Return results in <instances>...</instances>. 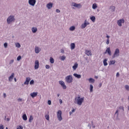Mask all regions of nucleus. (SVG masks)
Here are the masks:
<instances>
[{"mask_svg": "<svg viewBox=\"0 0 129 129\" xmlns=\"http://www.w3.org/2000/svg\"><path fill=\"white\" fill-rule=\"evenodd\" d=\"M84 100V97L80 98V96L75 98V101L77 102L79 105H81Z\"/></svg>", "mask_w": 129, "mask_h": 129, "instance_id": "f257e3e1", "label": "nucleus"}, {"mask_svg": "<svg viewBox=\"0 0 129 129\" xmlns=\"http://www.w3.org/2000/svg\"><path fill=\"white\" fill-rule=\"evenodd\" d=\"M65 80L67 83L70 84L73 82V79L72 75H69L66 77Z\"/></svg>", "mask_w": 129, "mask_h": 129, "instance_id": "f03ea898", "label": "nucleus"}, {"mask_svg": "<svg viewBox=\"0 0 129 129\" xmlns=\"http://www.w3.org/2000/svg\"><path fill=\"white\" fill-rule=\"evenodd\" d=\"M62 111L60 110H58L57 112V117L58 118V120L60 121L62 120Z\"/></svg>", "mask_w": 129, "mask_h": 129, "instance_id": "7ed1b4c3", "label": "nucleus"}, {"mask_svg": "<svg viewBox=\"0 0 129 129\" xmlns=\"http://www.w3.org/2000/svg\"><path fill=\"white\" fill-rule=\"evenodd\" d=\"M13 21H15V17L13 16H10L7 19V22L9 24H10L11 23L13 22Z\"/></svg>", "mask_w": 129, "mask_h": 129, "instance_id": "20e7f679", "label": "nucleus"}, {"mask_svg": "<svg viewBox=\"0 0 129 129\" xmlns=\"http://www.w3.org/2000/svg\"><path fill=\"white\" fill-rule=\"evenodd\" d=\"M119 56V50L118 48H116L115 50L114 53L112 57L114 58L116 57H118Z\"/></svg>", "mask_w": 129, "mask_h": 129, "instance_id": "39448f33", "label": "nucleus"}, {"mask_svg": "<svg viewBox=\"0 0 129 129\" xmlns=\"http://www.w3.org/2000/svg\"><path fill=\"white\" fill-rule=\"evenodd\" d=\"M59 84L61 86L63 90L66 89L67 86L65 85L64 82L63 81H59Z\"/></svg>", "mask_w": 129, "mask_h": 129, "instance_id": "423d86ee", "label": "nucleus"}, {"mask_svg": "<svg viewBox=\"0 0 129 129\" xmlns=\"http://www.w3.org/2000/svg\"><path fill=\"white\" fill-rule=\"evenodd\" d=\"M36 3V0H29L28 2L29 4L32 7H34L35 6Z\"/></svg>", "mask_w": 129, "mask_h": 129, "instance_id": "0eeeda50", "label": "nucleus"}, {"mask_svg": "<svg viewBox=\"0 0 129 129\" xmlns=\"http://www.w3.org/2000/svg\"><path fill=\"white\" fill-rule=\"evenodd\" d=\"M124 19H120L117 21V24L119 27L122 26V24H124Z\"/></svg>", "mask_w": 129, "mask_h": 129, "instance_id": "6e6552de", "label": "nucleus"}, {"mask_svg": "<svg viewBox=\"0 0 129 129\" xmlns=\"http://www.w3.org/2000/svg\"><path fill=\"white\" fill-rule=\"evenodd\" d=\"M88 25H89V23L88 22H87V20H85V23L82 25V28H85Z\"/></svg>", "mask_w": 129, "mask_h": 129, "instance_id": "1a4fd4ad", "label": "nucleus"}, {"mask_svg": "<svg viewBox=\"0 0 129 129\" xmlns=\"http://www.w3.org/2000/svg\"><path fill=\"white\" fill-rule=\"evenodd\" d=\"M39 61L38 60H36L35 62V66H34V68L35 70H37L39 68Z\"/></svg>", "mask_w": 129, "mask_h": 129, "instance_id": "9d476101", "label": "nucleus"}, {"mask_svg": "<svg viewBox=\"0 0 129 129\" xmlns=\"http://www.w3.org/2000/svg\"><path fill=\"white\" fill-rule=\"evenodd\" d=\"M53 6V4L51 3H49L48 4H47L46 5V8L50 10L52 8Z\"/></svg>", "mask_w": 129, "mask_h": 129, "instance_id": "9b49d317", "label": "nucleus"}, {"mask_svg": "<svg viewBox=\"0 0 129 129\" xmlns=\"http://www.w3.org/2000/svg\"><path fill=\"white\" fill-rule=\"evenodd\" d=\"M14 77H15V73H12V75L10 76L9 78V81L10 82L13 81V80L14 79Z\"/></svg>", "mask_w": 129, "mask_h": 129, "instance_id": "f8f14e48", "label": "nucleus"}, {"mask_svg": "<svg viewBox=\"0 0 129 129\" xmlns=\"http://www.w3.org/2000/svg\"><path fill=\"white\" fill-rule=\"evenodd\" d=\"M85 53H86V54L88 56L92 55V52H91V50L87 49L85 50Z\"/></svg>", "mask_w": 129, "mask_h": 129, "instance_id": "ddd939ff", "label": "nucleus"}, {"mask_svg": "<svg viewBox=\"0 0 129 129\" xmlns=\"http://www.w3.org/2000/svg\"><path fill=\"white\" fill-rule=\"evenodd\" d=\"M31 79L29 77L26 78V81L24 82V85H28L29 84V82L30 81Z\"/></svg>", "mask_w": 129, "mask_h": 129, "instance_id": "4468645a", "label": "nucleus"}, {"mask_svg": "<svg viewBox=\"0 0 129 129\" xmlns=\"http://www.w3.org/2000/svg\"><path fill=\"white\" fill-rule=\"evenodd\" d=\"M73 5L74 7L77 8H81L82 6L80 4H77L76 3H73Z\"/></svg>", "mask_w": 129, "mask_h": 129, "instance_id": "2eb2a0df", "label": "nucleus"}, {"mask_svg": "<svg viewBox=\"0 0 129 129\" xmlns=\"http://www.w3.org/2000/svg\"><path fill=\"white\" fill-rule=\"evenodd\" d=\"M37 94H38L37 92H33V93H31L30 94V96H31L32 98H33L35 97L36 96H37Z\"/></svg>", "mask_w": 129, "mask_h": 129, "instance_id": "dca6fc26", "label": "nucleus"}, {"mask_svg": "<svg viewBox=\"0 0 129 129\" xmlns=\"http://www.w3.org/2000/svg\"><path fill=\"white\" fill-rule=\"evenodd\" d=\"M78 67V63L76 62L74 63V65L73 66V69L74 71H76V69H77Z\"/></svg>", "mask_w": 129, "mask_h": 129, "instance_id": "f3484780", "label": "nucleus"}, {"mask_svg": "<svg viewBox=\"0 0 129 129\" xmlns=\"http://www.w3.org/2000/svg\"><path fill=\"white\" fill-rule=\"evenodd\" d=\"M40 50H41V49L40 48H39L37 46L35 47V51L36 53H39Z\"/></svg>", "mask_w": 129, "mask_h": 129, "instance_id": "a211bd4d", "label": "nucleus"}, {"mask_svg": "<svg viewBox=\"0 0 129 129\" xmlns=\"http://www.w3.org/2000/svg\"><path fill=\"white\" fill-rule=\"evenodd\" d=\"M106 52L108 53L109 55H111V51L110 50V47L107 48V49L106 50Z\"/></svg>", "mask_w": 129, "mask_h": 129, "instance_id": "6ab92c4d", "label": "nucleus"}, {"mask_svg": "<svg viewBox=\"0 0 129 129\" xmlns=\"http://www.w3.org/2000/svg\"><path fill=\"white\" fill-rule=\"evenodd\" d=\"M74 76L77 78V79H80L81 78V75H78L76 73L74 74Z\"/></svg>", "mask_w": 129, "mask_h": 129, "instance_id": "aec40b11", "label": "nucleus"}, {"mask_svg": "<svg viewBox=\"0 0 129 129\" xmlns=\"http://www.w3.org/2000/svg\"><path fill=\"white\" fill-rule=\"evenodd\" d=\"M75 46H76V45H75V44L74 43H71V50L74 49L75 48Z\"/></svg>", "mask_w": 129, "mask_h": 129, "instance_id": "412c9836", "label": "nucleus"}, {"mask_svg": "<svg viewBox=\"0 0 129 129\" xmlns=\"http://www.w3.org/2000/svg\"><path fill=\"white\" fill-rule=\"evenodd\" d=\"M22 118L24 120L26 121L27 120V117L26 114H24L22 116Z\"/></svg>", "mask_w": 129, "mask_h": 129, "instance_id": "4be33fe9", "label": "nucleus"}, {"mask_svg": "<svg viewBox=\"0 0 129 129\" xmlns=\"http://www.w3.org/2000/svg\"><path fill=\"white\" fill-rule=\"evenodd\" d=\"M90 20L93 22L94 23L95 22V20L96 18L95 17V16H92L90 17Z\"/></svg>", "mask_w": 129, "mask_h": 129, "instance_id": "5701e85b", "label": "nucleus"}, {"mask_svg": "<svg viewBox=\"0 0 129 129\" xmlns=\"http://www.w3.org/2000/svg\"><path fill=\"white\" fill-rule=\"evenodd\" d=\"M107 59H104L103 60V64L104 66H107L108 65V63L107 62Z\"/></svg>", "mask_w": 129, "mask_h": 129, "instance_id": "b1692460", "label": "nucleus"}, {"mask_svg": "<svg viewBox=\"0 0 129 129\" xmlns=\"http://www.w3.org/2000/svg\"><path fill=\"white\" fill-rule=\"evenodd\" d=\"M45 117L47 120H49V112H48V114L45 115Z\"/></svg>", "mask_w": 129, "mask_h": 129, "instance_id": "393cba45", "label": "nucleus"}, {"mask_svg": "<svg viewBox=\"0 0 129 129\" xmlns=\"http://www.w3.org/2000/svg\"><path fill=\"white\" fill-rule=\"evenodd\" d=\"M97 4L94 3L92 6L93 9L95 10L97 9Z\"/></svg>", "mask_w": 129, "mask_h": 129, "instance_id": "a878e982", "label": "nucleus"}, {"mask_svg": "<svg viewBox=\"0 0 129 129\" xmlns=\"http://www.w3.org/2000/svg\"><path fill=\"white\" fill-rule=\"evenodd\" d=\"M89 81L91 83H94L95 82V80L91 78L89 79Z\"/></svg>", "mask_w": 129, "mask_h": 129, "instance_id": "bb28decb", "label": "nucleus"}, {"mask_svg": "<svg viewBox=\"0 0 129 129\" xmlns=\"http://www.w3.org/2000/svg\"><path fill=\"white\" fill-rule=\"evenodd\" d=\"M32 32H33V33H36V32H37V28H34V27H33V28H32Z\"/></svg>", "mask_w": 129, "mask_h": 129, "instance_id": "cd10ccee", "label": "nucleus"}, {"mask_svg": "<svg viewBox=\"0 0 129 129\" xmlns=\"http://www.w3.org/2000/svg\"><path fill=\"white\" fill-rule=\"evenodd\" d=\"M33 120V117L32 115L30 116V118H29V122H31Z\"/></svg>", "mask_w": 129, "mask_h": 129, "instance_id": "c85d7f7f", "label": "nucleus"}, {"mask_svg": "<svg viewBox=\"0 0 129 129\" xmlns=\"http://www.w3.org/2000/svg\"><path fill=\"white\" fill-rule=\"evenodd\" d=\"M115 63V60H112L110 61L109 64L110 65L114 64Z\"/></svg>", "mask_w": 129, "mask_h": 129, "instance_id": "c756f323", "label": "nucleus"}, {"mask_svg": "<svg viewBox=\"0 0 129 129\" xmlns=\"http://www.w3.org/2000/svg\"><path fill=\"white\" fill-rule=\"evenodd\" d=\"M75 29V26H71V27L70 28V30L71 31H74Z\"/></svg>", "mask_w": 129, "mask_h": 129, "instance_id": "7c9ffc66", "label": "nucleus"}, {"mask_svg": "<svg viewBox=\"0 0 129 129\" xmlns=\"http://www.w3.org/2000/svg\"><path fill=\"white\" fill-rule=\"evenodd\" d=\"M15 45H16V47H17V48L21 47V45L20 44V43H16Z\"/></svg>", "mask_w": 129, "mask_h": 129, "instance_id": "2f4dec72", "label": "nucleus"}, {"mask_svg": "<svg viewBox=\"0 0 129 129\" xmlns=\"http://www.w3.org/2000/svg\"><path fill=\"white\" fill-rule=\"evenodd\" d=\"M54 62V59H53L52 57H51L50 58V62L51 63H53Z\"/></svg>", "mask_w": 129, "mask_h": 129, "instance_id": "473e14b6", "label": "nucleus"}, {"mask_svg": "<svg viewBox=\"0 0 129 129\" xmlns=\"http://www.w3.org/2000/svg\"><path fill=\"white\" fill-rule=\"evenodd\" d=\"M125 88L127 91H129V86L128 85H125Z\"/></svg>", "mask_w": 129, "mask_h": 129, "instance_id": "72a5a7b5", "label": "nucleus"}, {"mask_svg": "<svg viewBox=\"0 0 129 129\" xmlns=\"http://www.w3.org/2000/svg\"><path fill=\"white\" fill-rule=\"evenodd\" d=\"M93 86L92 85H90V92H93Z\"/></svg>", "mask_w": 129, "mask_h": 129, "instance_id": "f704fd0d", "label": "nucleus"}, {"mask_svg": "<svg viewBox=\"0 0 129 129\" xmlns=\"http://www.w3.org/2000/svg\"><path fill=\"white\" fill-rule=\"evenodd\" d=\"M110 9H112V12H114L115 11V7L114 6H111L110 7Z\"/></svg>", "mask_w": 129, "mask_h": 129, "instance_id": "c9c22d12", "label": "nucleus"}, {"mask_svg": "<svg viewBox=\"0 0 129 129\" xmlns=\"http://www.w3.org/2000/svg\"><path fill=\"white\" fill-rule=\"evenodd\" d=\"M4 47L5 48H7L8 47V43H4Z\"/></svg>", "mask_w": 129, "mask_h": 129, "instance_id": "e433bc0d", "label": "nucleus"}, {"mask_svg": "<svg viewBox=\"0 0 129 129\" xmlns=\"http://www.w3.org/2000/svg\"><path fill=\"white\" fill-rule=\"evenodd\" d=\"M21 58V56L20 55L18 56V57H17V60L20 61Z\"/></svg>", "mask_w": 129, "mask_h": 129, "instance_id": "4c0bfd02", "label": "nucleus"}, {"mask_svg": "<svg viewBox=\"0 0 129 129\" xmlns=\"http://www.w3.org/2000/svg\"><path fill=\"white\" fill-rule=\"evenodd\" d=\"M34 80H32L31 81H30V85H33V84H34Z\"/></svg>", "mask_w": 129, "mask_h": 129, "instance_id": "58836bf2", "label": "nucleus"}, {"mask_svg": "<svg viewBox=\"0 0 129 129\" xmlns=\"http://www.w3.org/2000/svg\"><path fill=\"white\" fill-rule=\"evenodd\" d=\"M61 59L62 60H64V59H66V57L64 55H63V56H62Z\"/></svg>", "mask_w": 129, "mask_h": 129, "instance_id": "ea45409f", "label": "nucleus"}, {"mask_svg": "<svg viewBox=\"0 0 129 129\" xmlns=\"http://www.w3.org/2000/svg\"><path fill=\"white\" fill-rule=\"evenodd\" d=\"M46 69H49L50 68L49 65L46 64L45 66Z\"/></svg>", "mask_w": 129, "mask_h": 129, "instance_id": "a19ab883", "label": "nucleus"}, {"mask_svg": "<svg viewBox=\"0 0 129 129\" xmlns=\"http://www.w3.org/2000/svg\"><path fill=\"white\" fill-rule=\"evenodd\" d=\"M74 112H75V109L73 108V109L72 110V112L71 111L70 112V114L71 115L72 113Z\"/></svg>", "mask_w": 129, "mask_h": 129, "instance_id": "79ce46f5", "label": "nucleus"}, {"mask_svg": "<svg viewBox=\"0 0 129 129\" xmlns=\"http://www.w3.org/2000/svg\"><path fill=\"white\" fill-rule=\"evenodd\" d=\"M109 44V39H107L106 41V44L108 45Z\"/></svg>", "mask_w": 129, "mask_h": 129, "instance_id": "37998d69", "label": "nucleus"}, {"mask_svg": "<svg viewBox=\"0 0 129 129\" xmlns=\"http://www.w3.org/2000/svg\"><path fill=\"white\" fill-rule=\"evenodd\" d=\"M51 104V100H48V104L49 105H50Z\"/></svg>", "mask_w": 129, "mask_h": 129, "instance_id": "c03bdc74", "label": "nucleus"}, {"mask_svg": "<svg viewBox=\"0 0 129 129\" xmlns=\"http://www.w3.org/2000/svg\"><path fill=\"white\" fill-rule=\"evenodd\" d=\"M17 129H23V126L22 125H20Z\"/></svg>", "mask_w": 129, "mask_h": 129, "instance_id": "a18cd8bd", "label": "nucleus"}, {"mask_svg": "<svg viewBox=\"0 0 129 129\" xmlns=\"http://www.w3.org/2000/svg\"><path fill=\"white\" fill-rule=\"evenodd\" d=\"M13 63H14V59H12L10 62V64H12Z\"/></svg>", "mask_w": 129, "mask_h": 129, "instance_id": "49530a36", "label": "nucleus"}, {"mask_svg": "<svg viewBox=\"0 0 129 129\" xmlns=\"http://www.w3.org/2000/svg\"><path fill=\"white\" fill-rule=\"evenodd\" d=\"M0 129H4V125H0Z\"/></svg>", "mask_w": 129, "mask_h": 129, "instance_id": "de8ad7c7", "label": "nucleus"}, {"mask_svg": "<svg viewBox=\"0 0 129 129\" xmlns=\"http://www.w3.org/2000/svg\"><path fill=\"white\" fill-rule=\"evenodd\" d=\"M56 12L57 13H59L60 12V10H58V9H56Z\"/></svg>", "mask_w": 129, "mask_h": 129, "instance_id": "09e8293b", "label": "nucleus"}, {"mask_svg": "<svg viewBox=\"0 0 129 129\" xmlns=\"http://www.w3.org/2000/svg\"><path fill=\"white\" fill-rule=\"evenodd\" d=\"M62 103V100L61 99H59V103H60V104H61Z\"/></svg>", "mask_w": 129, "mask_h": 129, "instance_id": "8fccbe9b", "label": "nucleus"}, {"mask_svg": "<svg viewBox=\"0 0 129 129\" xmlns=\"http://www.w3.org/2000/svg\"><path fill=\"white\" fill-rule=\"evenodd\" d=\"M119 109H122L124 111V108L123 106H120Z\"/></svg>", "mask_w": 129, "mask_h": 129, "instance_id": "3c124183", "label": "nucleus"}, {"mask_svg": "<svg viewBox=\"0 0 129 129\" xmlns=\"http://www.w3.org/2000/svg\"><path fill=\"white\" fill-rule=\"evenodd\" d=\"M4 98L7 97V94L6 93H4Z\"/></svg>", "mask_w": 129, "mask_h": 129, "instance_id": "603ef678", "label": "nucleus"}, {"mask_svg": "<svg viewBox=\"0 0 129 129\" xmlns=\"http://www.w3.org/2000/svg\"><path fill=\"white\" fill-rule=\"evenodd\" d=\"M119 73L118 72V73H117V74H116V77H119Z\"/></svg>", "mask_w": 129, "mask_h": 129, "instance_id": "864d4df0", "label": "nucleus"}, {"mask_svg": "<svg viewBox=\"0 0 129 129\" xmlns=\"http://www.w3.org/2000/svg\"><path fill=\"white\" fill-rule=\"evenodd\" d=\"M115 114H118V110H117L116 111Z\"/></svg>", "mask_w": 129, "mask_h": 129, "instance_id": "5fc2aeb1", "label": "nucleus"}, {"mask_svg": "<svg viewBox=\"0 0 129 129\" xmlns=\"http://www.w3.org/2000/svg\"><path fill=\"white\" fill-rule=\"evenodd\" d=\"M14 81L15 82H17V78H14Z\"/></svg>", "mask_w": 129, "mask_h": 129, "instance_id": "6e6d98bb", "label": "nucleus"}, {"mask_svg": "<svg viewBox=\"0 0 129 129\" xmlns=\"http://www.w3.org/2000/svg\"><path fill=\"white\" fill-rule=\"evenodd\" d=\"M18 101H22V99L19 98V99H18Z\"/></svg>", "mask_w": 129, "mask_h": 129, "instance_id": "4d7b16f0", "label": "nucleus"}, {"mask_svg": "<svg viewBox=\"0 0 129 129\" xmlns=\"http://www.w3.org/2000/svg\"><path fill=\"white\" fill-rule=\"evenodd\" d=\"M106 37L109 39V35H107V36H106Z\"/></svg>", "mask_w": 129, "mask_h": 129, "instance_id": "13d9d810", "label": "nucleus"}, {"mask_svg": "<svg viewBox=\"0 0 129 129\" xmlns=\"http://www.w3.org/2000/svg\"><path fill=\"white\" fill-rule=\"evenodd\" d=\"M102 86V84H100V87H101Z\"/></svg>", "mask_w": 129, "mask_h": 129, "instance_id": "bf43d9fd", "label": "nucleus"}, {"mask_svg": "<svg viewBox=\"0 0 129 129\" xmlns=\"http://www.w3.org/2000/svg\"><path fill=\"white\" fill-rule=\"evenodd\" d=\"M57 96H58V97L59 96V94H57Z\"/></svg>", "mask_w": 129, "mask_h": 129, "instance_id": "052dcab7", "label": "nucleus"}, {"mask_svg": "<svg viewBox=\"0 0 129 129\" xmlns=\"http://www.w3.org/2000/svg\"><path fill=\"white\" fill-rule=\"evenodd\" d=\"M128 100H129V96H128Z\"/></svg>", "mask_w": 129, "mask_h": 129, "instance_id": "680f3d73", "label": "nucleus"}, {"mask_svg": "<svg viewBox=\"0 0 129 129\" xmlns=\"http://www.w3.org/2000/svg\"><path fill=\"white\" fill-rule=\"evenodd\" d=\"M93 128H95V126H93Z\"/></svg>", "mask_w": 129, "mask_h": 129, "instance_id": "e2e57ef3", "label": "nucleus"}, {"mask_svg": "<svg viewBox=\"0 0 129 129\" xmlns=\"http://www.w3.org/2000/svg\"><path fill=\"white\" fill-rule=\"evenodd\" d=\"M128 110H129V106H128Z\"/></svg>", "mask_w": 129, "mask_h": 129, "instance_id": "0e129e2a", "label": "nucleus"}, {"mask_svg": "<svg viewBox=\"0 0 129 129\" xmlns=\"http://www.w3.org/2000/svg\"><path fill=\"white\" fill-rule=\"evenodd\" d=\"M6 129H8V127H6Z\"/></svg>", "mask_w": 129, "mask_h": 129, "instance_id": "69168bd1", "label": "nucleus"}, {"mask_svg": "<svg viewBox=\"0 0 129 129\" xmlns=\"http://www.w3.org/2000/svg\"><path fill=\"white\" fill-rule=\"evenodd\" d=\"M95 1H96L97 0H95Z\"/></svg>", "mask_w": 129, "mask_h": 129, "instance_id": "338daca9", "label": "nucleus"}]
</instances>
